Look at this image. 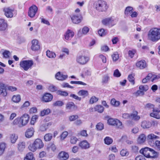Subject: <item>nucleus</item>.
Returning <instances> with one entry per match:
<instances>
[{
	"mask_svg": "<svg viewBox=\"0 0 160 160\" xmlns=\"http://www.w3.org/2000/svg\"><path fill=\"white\" fill-rule=\"evenodd\" d=\"M148 37L149 39L152 42L157 41L160 39V29H151L148 32Z\"/></svg>",
	"mask_w": 160,
	"mask_h": 160,
	"instance_id": "obj_1",
	"label": "nucleus"
},
{
	"mask_svg": "<svg viewBox=\"0 0 160 160\" xmlns=\"http://www.w3.org/2000/svg\"><path fill=\"white\" fill-rule=\"evenodd\" d=\"M44 146V144L42 140L40 138H37L33 142L29 145L28 146L29 149L34 152L37 149H40L42 148Z\"/></svg>",
	"mask_w": 160,
	"mask_h": 160,
	"instance_id": "obj_2",
	"label": "nucleus"
},
{
	"mask_svg": "<svg viewBox=\"0 0 160 160\" xmlns=\"http://www.w3.org/2000/svg\"><path fill=\"white\" fill-rule=\"evenodd\" d=\"M96 9L99 12H105L108 8L107 2L102 0H98L95 4Z\"/></svg>",
	"mask_w": 160,
	"mask_h": 160,
	"instance_id": "obj_3",
	"label": "nucleus"
},
{
	"mask_svg": "<svg viewBox=\"0 0 160 160\" xmlns=\"http://www.w3.org/2000/svg\"><path fill=\"white\" fill-rule=\"evenodd\" d=\"M33 64V62L31 60L23 61L21 62L20 64V66L25 71L31 68Z\"/></svg>",
	"mask_w": 160,
	"mask_h": 160,
	"instance_id": "obj_4",
	"label": "nucleus"
},
{
	"mask_svg": "<svg viewBox=\"0 0 160 160\" xmlns=\"http://www.w3.org/2000/svg\"><path fill=\"white\" fill-rule=\"evenodd\" d=\"M89 60V58L88 57L82 55L78 56L76 59L77 62L81 65L86 64Z\"/></svg>",
	"mask_w": 160,
	"mask_h": 160,
	"instance_id": "obj_5",
	"label": "nucleus"
},
{
	"mask_svg": "<svg viewBox=\"0 0 160 160\" xmlns=\"http://www.w3.org/2000/svg\"><path fill=\"white\" fill-rule=\"evenodd\" d=\"M108 123L110 125L115 126L118 128H122V122L118 119L109 118L108 120Z\"/></svg>",
	"mask_w": 160,
	"mask_h": 160,
	"instance_id": "obj_6",
	"label": "nucleus"
},
{
	"mask_svg": "<svg viewBox=\"0 0 160 160\" xmlns=\"http://www.w3.org/2000/svg\"><path fill=\"white\" fill-rule=\"evenodd\" d=\"M102 22V24L105 25H109L111 27L116 24V22L114 19L112 18H108L103 19Z\"/></svg>",
	"mask_w": 160,
	"mask_h": 160,
	"instance_id": "obj_7",
	"label": "nucleus"
},
{
	"mask_svg": "<svg viewBox=\"0 0 160 160\" xmlns=\"http://www.w3.org/2000/svg\"><path fill=\"white\" fill-rule=\"evenodd\" d=\"M4 15L8 18H11L13 16L14 10L10 7H6L3 9Z\"/></svg>",
	"mask_w": 160,
	"mask_h": 160,
	"instance_id": "obj_8",
	"label": "nucleus"
},
{
	"mask_svg": "<svg viewBox=\"0 0 160 160\" xmlns=\"http://www.w3.org/2000/svg\"><path fill=\"white\" fill-rule=\"evenodd\" d=\"M38 10V8L36 5H34L31 6L29 8L28 12V16L31 18L34 17L37 12Z\"/></svg>",
	"mask_w": 160,
	"mask_h": 160,
	"instance_id": "obj_9",
	"label": "nucleus"
},
{
	"mask_svg": "<svg viewBox=\"0 0 160 160\" xmlns=\"http://www.w3.org/2000/svg\"><path fill=\"white\" fill-rule=\"evenodd\" d=\"M70 17L72 22L73 23L77 24L80 22L81 21L80 15L74 14Z\"/></svg>",
	"mask_w": 160,
	"mask_h": 160,
	"instance_id": "obj_10",
	"label": "nucleus"
},
{
	"mask_svg": "<svg viewBox=\"0 0 160 160\" xmlns=\"http://www.w3.org/2000/svg\"><path fill=\"white\" fill-rule=\"evenodd\" d=\"M32 44L31 49L32 51H37L39 49L40 45L37 40L35 39L32 40Z\"/></svg>",
	"mask_w": 160,
	"mask_h": 160,
	"instance_id": "obj_11",
	"label": "nucleus"
},
{
	"mask_svg": "<svg viewBox=\"0 0 160 160\" xmlns=\"http://www.w3.org/2000/svg\"><path fill=\"white\" fill-rule=\"evenodd\" d=\"M74 32L72 30L68 29L64 34L65 39L68 41L70 40L74 36Z\"/></svg>",
	"mask_w": 160,
	"mask_h": 160,
	"instance_id": "obj_12",
	"label": "nucleus"
},
{
	"mask_svg": "<svg viewBox=\"0 0 160 160\" xmlns=\"http://www.w3.org/2000/svg\"><path fill=\"white\" fill-rule=\"evenodd\" d=\"M20 118V122L22 126H24L27 124L28 122L29 118L28 115L26 114L23 115Z\"/></svg>",
	"mask_w": 160,
	"mask_h": 160,
	"instance_id": "obj_13",
	"label": "nucleus"
},
{
	"mask_svg": "<svg viewBox=\"0 0 160 160\" xmlns=\"http://www.w3.org/2000/svg\"><path fill=\"white\" fill-rule=\"evenodd\" d=\"M8 27L7 21L4 19L0 18V31H4L6 30Z\"/></svg>",
	"mask_w": 160,
	"mask_h": 160,
	"instance_id": "obj_14",
	"label": "nucleus"
},
{
	"mask_svg": "<svg viewBox=\"0 0 160 160\" xmlns=\"http://www.w3.org/2000/svg\"><path fill=\"white\" fill-rule=\"evenodd\" d=\"M68 75H64L60 72H58L55 75L56 79L60 81H63L68 78Z\"/></svg>",
	"mask_w": 160,
	"mask_h": 160,
	"instance_id": "obj_15",
	"label": "nucleus"
},
{
	"mask_svg": "<svg viewBox=\"0 0 160 160\" xmlns=\"http://www.w3.org/2000/svg\"><path fill=\"white\" fill-rule=\"evenodd\" d=\"M69 158V155L66 152L62 151L58 155V158L60 160H66Z\"/></svg>",
	"mask_w": 160,
	"mask_h": 160,
	"instance_id": "obj_16",
	"label": "nucleus"
},
{
	"mask_svg": "<svg viewBox=\"0 0 160 160\" xmlns=\"http://www.w3.org/2000/svg\"><path fill=\"white\" fill-rule=\"evenodd\" d=\"M53 98L52 95L50 93H47L44 94L42 100L45 102H48L51 101Z\"/></svg>",
	"mask_w": 160,
	"mask_h": 160,
	"instance_id": "obj_17",
	"label": "nucleus"
},
{
	"mask_svg": "<svg viewBox=\"0 0 160 160\" xmlns=\"http://www.w3.org/2000/svg\"><path fill=\"white\" fill-rule=\"evenodd\" d=\"M79 146L82 149H86L89 148V144L86 140H83L79 144Z\"/></svg>",
	"mask_w": 160,
	"mask_h": 160,
	"instance_id": "obj_18",
	"label": "nucleus"
},
{
	"mask_svg": "<svg viewBox=\"0 0 160 160\" xmlns=\"http://www.w3.org/2000/svg\"><path fill=\"white\" fill-rule=\"evenodd\" d=\"M25 142L23 141H20L18 144V149L19 152L23 151L25 148Z\"/></svg>",
	"mask_w": 160,
	"mask_h": 160,
	"instance_id": "obj_19",
	"label": "nucleus"
},
{
	"mask_svg": "<svg viewBox=\"0 0 160 160\" xmlns=\"http://www.w3.org/2000/svg\"><path fill=\"white\" fill-rule=\"evenodd\" d=\"M150 148L146 147L143 149H142L140 151V152L146 158H148L149 152H150Z\"/></svg>",
	"mask_w": 160,
	"mask_h": 160,
	"instance_id": "obj_20",
	"label": "nucleus"
},
{
	"mask_svg": "<svg viewBox=\"0 0 160 160\" xmlns=\"http://www.w3.org/2000/svg\"><path fill=\"white\" fill-rule=\"evenodd\" d=\"M34 132V130L32 128H28L26 131L25 133V136L27 138H30L33 135Z\"/></svg>",
	"mask_w": 160,
	"mask_h": 160,
	"instance_id": "obj_21",
	"label": "nucleus"
},
{
	"mask_svg": "<svg viewBox=\"0 0 160 160\" xmlns=\"http://www.w3.org/2000/svg\"><path fill=\"white\" fill-rule=\"evenodd\" d=\"M146 138V136L144 134H140L138 137L137 141L138 143L141 144L144 143Z\"/></svg>",
	"mask_w": 160,
	"mask_h": 160,
	"instance_id": "obj_22",
	"label": "nucleus"
},
{
	"mask_svg": "<svg viewBox=\"0 0 160 160\" xmlns=\"http://www.w3.org/2000/svg\"><path fill=\"white\" fill-rule=\"evenodd\" d=\"M149 154L148 158H157L158 156V152L151 148H150Z\"/></svg>",
	"mask_w": 160,
	"mask_h": 160,
	"instance_id": "obj_23",
	"label": "nucleus"
},
{
	"mask_svg": "<svg viewBox=\"0 0 160 160\" xmlns=\"http://www.w3.org/2000/svg\"><path fill=\"white\" fill-rule=\"evenodd\" d=\"M136 66L140 69H143L146 67V63L144 61H141L136 63Z\"/></svg>",
	"mask_w": 160,
	"mask_h": 160,
	"instance_id": "obj_24",
	"label": "nucleus"
},
{
	"mask_svg": "<svg viewBox=\"0 0 160 160\" xmlns=\"http://www.w3.org/2000/svg\"><path fill=\"white\" fill-rule=\"evenodd\" d=\"M75 107L74 103L73 102H70L66 104V108L67 110L72 111L74 109Z\"/></svg>",
	"mask_w": 160,
	"mask_h": 160,
	"instance_id": "obj_25",
	"label": "nucleus"
},
{
	"mask_svg": "<svg viewBox=\"0 0 160 160\" xmlns=\"http://www.w3.org/2000/svg\"><path fill=\"white\" fill-rule=\"evenodd\" d=\"M151 126V122L146 121L142 122L141 124V127L144 129L149 128Z\"/></svg>",
	"mask_w": 160,
	"mask_h": 160,
	"instance_id": "obj_26",
	"label": "nucleus"
},
{
	"mask_svg": "<svg viewBox=\"0 0 160 160\" xmlns=\"http://www.w3.org/2000/svg\"><path fill=\"white\" fill-rule=\"evenodd\" d=\"M138 112L136 111H134L130 115V118L134 120H138L140 118L139 116L138 115Z\"/></svg>",
	"mask_w": 160,
	"mask_h": 160,
	"instance_id": "obj_27",
	"label": "nucleus"
},
{
	"mask_svg": "<svg viewBox=\"0 0 160 160\" xmlns=\"http://www.w3.org/2000/svg\"><path fill=\"white\" fill-rule=\"evenodd\" d=\"M18 136L15 134H12L10 135L9 138L10 141L12 143H14L18 139Z\"/></svg>",
	"mask_w": 160,
	"mask_h": 160,
	"instance_id": "obj_28",
	"label": "nucleus"
},
{
	"mask_svg": "<svg viewBox=\"0 0 160 160\" xmlns=\"http://www.w3.org/2000/svg\"><path fill=\"white\" fill-rule=\"evenodd\" d=\"M78 94L79 96H82L83 98H84L88 96V92L87 90H81L78 92Z\"/></svg>",
	"mask_w": 160,
	"mask_h": 160,
	"instance_id": "obj_29",
	"label": "nucleus"
},
{
	"mask_svg": "<svg viewBox=\"0 0 160 160\" xmlns=\"http://www.w3.org/2000/svg\"><path fill=\"white\" fill-rule=\"evenodd\" d=\"M47 56L49 58H55L56 57V54L53 52L49 50H48L46 52Z\"/></svg>",
	"mask_w": 160,
	"mask_h": 160,
	"instance_id": "obj_30",
	"label": "nucleus"
},
{
	"mask_svg": "<svg viewBox=\"0 0 160 160\" xmlns=\"http://www.w3.org/2000/svg\"><path fill=\"white\" fill-rule=\"evenodd\" d=\"M104 110V107L101 105H97L94 107V111L99 113H102Z\"/></svg>",
	"mask_w": 160,
	"mask_h": 160,
	"instance_id": "obj_31",
	"label": "nucleus"
},
{
	"mask_svg": "<svg viewBox=\"0 0 160 160\" xmlns=\"http://www.w3.org/2000/svg\"><path fill=\"white\" fill-rule=\"evenodd\" d=\"M6 145L4 143L2 142L0 143V156L3 154Z\"/></svg>",
	"mask_w": 160,
	"mask_h": 160,
	"instance_id": "obj_32",
	"label": "nucleus"
},
{
	"mask_svg": "<svg viewBox=\"0 0 160 160\" xmlns=\"http://www.w3.org/2000/svg\"><path fill=\"white\" fill-rule=\"evenodd\" d=\"M133 8L131 7L128 6L127 7L125 11V14L126 15H128L130 14L133 11Z\"/></svg>",
	"mask_w": 160,
	"mask_h": 160,
	"instance_id": "obj_33",
	"label": "nucleus"
},
{
	"mask_svg": "<svg viewBox=\"0 0 160 160\" xmlns=\"http://www.w3.org/2000/svg\"><path fill=\"white\" fill-rule=\"evenodd\" d=\"M20 100L21 97L19 95H14L12 98V100L15 102H18Z\"/></svg>",
	"mask_w": 160,
	"mask_h": 160,
	"instance_id": "obj_34",
	"label": "nucleus"
},
{
	"mask_svg": "<svg viewBox=\"0 0 160 160\" xmlns=\"http://www.w3.org/2000/svg\"><path fill=\"white\" fill-rule=\"evenodd\" d=\"M104 141L106 144L109 145L112 142L113 140L111 138L109 137H107L104 138Z\"/></svg>",
	"mask_w": 160,
	"mask_h": 160,
	"instance_id": "obj_35",
	"label": "nucleus"
},
{
	"mask_svg": "<svg viewBox=\"0 0 160 160\" xmlns=\"http://www.w3.org/2000/svg\"><path fill=\"white\" fill-rule=\"evenodd\" d=\"M64 104V102L61 101H57L54 102L52 104L54 107H61Z\"/></svg>",
	"mask_w": 160,
	"mask_h": 160,
	"instance_id": "obj_36",
	"label": "nucleus"
},
{
	"mask_svg": "<svg viewBox=\"0 0 160 160\" xmlns=\"http://www.w3.org/2000/svg\"><path fill=\"white\" fill-rule=\"evenodd\" d=\"M52 137V134L50 133H48L45 135L44 137V139L46 141H49L51 140Z\"/></svg>",
	"mask_w": 160,
	"mask_h": 160,
	"instance_id": "obj_37",
	"label": "nucleus"
},
{
	"mask_svg": "<svg viewBox=\"0 0 160 160\" xmlns=\"http://www.w3.org/2000/svg\"><path fill=\"white\" fill-rule=\"evenodd\" d=\"M111 104L115 107H118L120 105V103L119 101H116L115 99L113 98L111 101Z\"/></svg>",
	"mask_w": 160,
	"mask_h": 160,
	"instance_id": "obj_38",
	"label": "nucleus"
},
{
	"mask_svg": "<svg viewBox=\"0 0 160 160\" xmlns=\"http://www.w3.org/2000/svg\"><path fill=\"white\" fill-rule=\"evenodd\" d=\"M146 78L147 79L148 81L150 80V79H151L152 81L153 82L155 80V79L157 78V77L156 76H155L154 75H153L151 73H149L146 77Z\"/></svg>",
	"mask_w": 160,
	"mask_h": 160,
	"instance_id": "obj_39",
	"label": "nucleus"
},
{
	"mask_svg": "<svg viewBox=\"0 0 160 160\" xmlns=\"http://www.w3.org/2000/svg\"><path fill=\"white\" fill-rule=\"evenodd\" d=\"M50 112V110L48 108L46 109H44L41 111L40 112V115L41 116H44L45 115L48 114Z\"/></svg>",
	"mask_w": 160,
	"mask_h": 160,
	"instance_id": "obj_40",
	"label": "nucleus"
},
{
	"mask_svg": "<svg viewBox=\"0 0 160 160\" xmlns=\"http://www.w3.org/2000/svg\"><path fill=\"white\" fill-rule=\"evenodd\" d=\"M112 58L113 61H117L119 58V56L117 52H114L112 55Z\"/></svg>",
	"mask_w": 160,
	"mask_h": 160,
	"instance_id": "obj_41",
	"label": "nucleus"
},
{
	"mask_svg": "<svg viewBox=\"0 0 160 160\" xmlns=\"http://www.w3.org/2000/svg\"><path fill=\"white\" fill-rule=\"evenodd\" d=\"M129 152L127 149H123L120 152L121 155L123 157L127 156L129 155Z\"/></svg>",
	"mask_w": 160,
	"mask_h": 160,
	"instance_id": "obj_42",
	"label": "nucleus"
},
{
	"mask_svg": "<svg viewBox=\"0 0 160 160\" xmlns=\"http://www.w3.org/2000/svg\"><path fill=\"white\" fill-rule=\"evenodd\" d=\"M109 79V77L108 75H105L102 78V83L104 84L108 83Z\"/></svg>",
	"mask_w": 160,
	"mask_h": 160,
	"instance_id": "obj_43",
	"label": "nucleus"
},
{
	"mask_svg": "<svg viewBox=\"0 0 160 160\" xmlns=\"http://www.w3.org/2000/svg\"><path fill=\"white\" fill-rule=\"evenodd\" d=\"M6 88H0V95L3 97H5L7 95L6 91Z\"/></svg>",
	"mask_w": 160,
	"mask_h": 160,
	"instance_id": "obj_44",
	"label": "nucleus"
},
{
	"mask_svg": "<svg viewBox=\"0 0 160 160\" xmlns=\"http://www.w3.org/2000/svg\"><path fill=\"white\" fill-rule=\"evenodd\" d=\"M158 138V136L154 135L153 134H151L148 135L147 137L148 140H154Z\"/></svg>",
	"mask_w": 160,
	"mask_h": 160,
	"instance_id": "obj_45",
	"label": "nucleus"
},
{
	"mask_svg": "<svg viewBox=\"0 0 160 160\" xmlns=\"http://www.w3.org/2000/svg\"><path fill=\"white\" fill-rule=\"evenodd\" d=\"M20 121V118H18L14 120L13 122V124L14 125L18 124L19 126L21 127L22 124Z\"/></svg>",
	"mask_w": 160,
	"mask_h": 160,
	"instance_id": "obj_46",
	"label": "nucleus"
},
{
	"mask_svg": "<svg viewBox=\"0 0 160 160\" xmlns=\"http://www.w3.org/2000/svg\"><path fill=\"white\" fill-rule=\"evenodd\" d=\"M128 80L132 84L134 85V78L132 74H130L128 75Z\"/></svg>",
	"mask_w": 160,
	"mask_h": 160,
	"instance_id": "obj_47",
	"label": "nucleus"
},
{
	"mask_svg": "<svg viewBox=\"0 0 160 160\" xmlns=\"http://www.w3.org/2000/svg\"><path fill=\"white\" fill-rule=\"evenodd\" d=\"M96 128L98 130H102L104 128V125L102 123L99 122L96 125Z\"/></svg>",
	"mask_w": 160,
	"mask_h": 160,
	"instance_id": "obj_48",
	"label": "nucleus"
},
{
	"mask_svg": "<svg viewBox=\"0 0 160 160\" xmlns=\"http://www.w3.org/2000/svg\"><path fill=\"white\" fill-rule=\"evenodd\" d=\"M78 118V115H75L70 116L68 118L69 120L72 122L77 119Z\"/></svg>",
	"mask_w": 160,
	"mask_h": 160,
	"instance_id": "obj_49",
	"label": "nucleus"
},
{
	"mask_svg": "<svg viewBox=\"0 0 160 160\" xmlns=\"http://www.w3.org/2000/svg\"><path fill=\"white\" fill-rule=\"evenodd\" d=\"M150 116L157 119L160 118V115L158 113L153 112L150 114Z\"/></svg>",
	"mask_w": 160,
	"mask_h": 160,
	"instance_id": "obj_50",
	"label": "nucleus"
},
{
	"mask_svg": "<svg viewBox=\"0 0 160 160\" xmlns=\"http://www.w3.org/2000/svg\"><path fill=\"white\" fill-rule=\"evenodd\" d=\"M98 100V98L95 96L92 97L89 100V103L91 104H92L96 102Z\"/></svg>",
	"mask_w": 160,
	"mask_h": 160,
	"instance_id": "obj_51",
	"label": "nucleus"
},
{
	"mask_svg": "<svg viewBox=\"0 0 160 160\" xmlns=\"http://www.w3.org/2000/svg\"><path fill=\"white\" fill-rule=\"evenodd\" d=\"M139 89L140 90H142L143 92H146L148 90V87L147 85H141L139 87Z\"/></svg>",
	"mask_w": 160,
	"mask_h": 160,
	"instance_id": "obj_52",
	"label": "nucleus"
},
{
	"mask_svg": "<svg viewBox=\"0 0 160 160\" xmlns=\"http://www.w3.org/2000/svg\"><path fill=\"white\" fill-rule=\"evenodd\" d=\"M98 33L101 36H103L107 34V32L103 29H101L98 31Z\"/></svg>",
	"mask_w": 160,
	"mask_h": 160,
	"instance_id": "obj_53",
	"label": "nucleus"
},
{
	"mask_svg": "<svg viewBox=\"0 0 160 160\" xmlns=\"http://www.w3.org/2000/svg\"><path fill=\"white\" fill-rule=\"evenodd\" d=\"M25 158H28L29 159H33L35 160V159L33 157V154L32 152H30L28 153L25 157Z\"/></svg>",
	"mask_w": 160,
	"mask_h": 160,
	"instance_id": "obj_54",
	"label": "nucleus"
},
{
	"mask_svg": "<svg viewBox=\"0 0 160 160\" xmlns=\"http://www.w3.org/2000/svg\"><path fill=\"white\" fill-rule=\"evenodd\" d=\"M2 54L4 58H9L11 53L8 51L5 50L2 53Z\"/></svg>",
	"mask_w": 160,
	"mask_h": 160,
	"instance_id": "obj_55",
	"label": "nucleus"
},
{
	"mask_svg": "<svg viewBox=\"0 0 160 160\" xmlns=\"http://www.w3.org/2000/svg\"><path fill=\"white\" fill-rule=\"evenodd\" d=\"M78 139L75 137H72L70 139V142L72 144H75L76 143Z\"/></svg>",
	"mask_w": 160,
	"mask_h": 160,
	"instance_id": "obj_56",
	"label": "nucleus"
},
{
	"mask_svg": "<svg viewBox=\"0 0 160 160\" xmlns=\"http://www.w3.org/2000/svg\"><path fill=\"white\" fill-rule=\"evenodd\" d=\"M71 84H78L82 85L84 86L86 85V84L84 82H83L82 81H71L70 82Z\"/></svg>",
	"mask_w": 160,
	"mask_h": 160,
	"instance_id": "obj_57",
	"label": "nucleus"
},
{
	"mask_svg": "<svg viewBox=\"0 0 160 160\" xmlns=\"http://www.w3.org/2000/svg\"><path fill=\"white\" fill-rule=\"evenodd\" d=\"M154 107V105L150 103H148L146 104L145 108L146 109H153Z\"/></svg>",
	"mask_w": 160,
	"mask_h": 160,
	"instance_id": "obj_58",
	"label": "nucleus"
},
{
	"mask_svg": "<svg viewBox=\"0 0 160 160\" xmlns=\"http://www.w3.org/2000/svg\"><path fill=\"white\" fill-rule=\"evenodd\" d=\"M70 97L79 101H81V97H79L77 95L74 94H71L70 95Z\"/></svg>",
	"mask_w": 160,
	"mask_h": 160,
	"instance_id": "obj_59",
	"label": "nucleus"
},
{
	"mask_svg": "<svg viewBox=\"0 0 160 160\" xmlns=\"http://www.w3.org/2000/svg\"><path fill=\"white\" fill-rule=\"evenodd\" d=\"M89 28L87 27H84L82 29V33L84 34H86L89 31Z\"/></svg>",
	"mask_w": 160,
	"mask_h": 160,
	"instance_id": "obj_60",
	"label": "nucleus"
},
{
	"mask_svg": "<svg viewBox=\"0 0 160 160\" xmlns=\"http://www.w3.org/2000/svg\"><path fill=\"white\" fill-rule=\"evenodd\" d=\"M48 128L45 123L42 125L40 127V130L42 132L46 131Z\"/></svg>",
	"mask_w": 160,
	"mask_h": 160,
	"instance_id": "obj_61",
	"label": "nucleus"
},
{
	"mask_svg": "<svg viewBox=\"0 0 160 160\" xmlns=\"http://www.w3.org/2000/svg\"><path fill=\"white\" fill-rule=\"evenodd\" d=\"M68 133L67 131L63 132L61 135V138L62 139H64L68 136Z\"/></svg>",
	"mask_w": 160,
	"mask_h": 160,
	"instance_id": "obj_62",
	"label": "nucleus"
},
{
	"mask_svg": "<svg viewBox=\"0 0 160 160\" xmlns=\"http://www.w3.org/2000/svg\"><path fill=\"white\" fill-rule=\"evenodd\" d=\"M79 134L83 137H87L88 134H87V131L85 130H83L81 131L79 133Z\"/></svg>",
	"mask_w": 160,
	"mask_h": 160,
	"instance_id": "obj_63",
	"label": "nucleus"
},
{
	"mask_svg": "<svg viewBox=\"0 0 160 160\" xmlns=\"http://www.w3.org/2000/svg\"><path fill=\"white\" fill-rule=\"evenodd\" d=\"M48 89L50 91L52 92H54L57 90L56 88L53 85H50Z\"/></svg>",
	"mask_w": 160,
	"mask_h": 160,
	"instance_id": "obj_64",
	"label": "nucleus"
}]
</instances>
